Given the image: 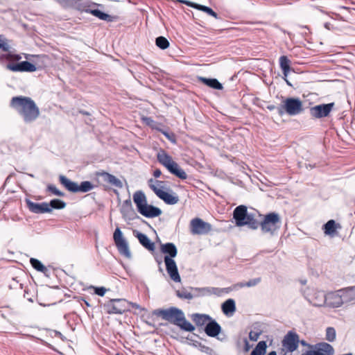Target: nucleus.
I'll list each match as a JSON object with an SVG mask.
<instances>
[{
    "label": "nucleus",
    "instance_id": "nucleus-48",
    "mask_svg": "<svg viewBox=\"0 0 355 355\" xmlns=\"http://www.w3.org/2000/svg\"><path fill=\"white\" fill-rule=\"evenodd\" d=\"M261 277H257L254 279H250L248 282H246V287H253L257 285L261 282Z\"/></svg>",
    "mask_w": 355,
    "mask_h": 355
},
{
    "label": "nucleus",
    "instance_id": "nucleus-58",
    "mask_svg": "<svg viewBox=\"0 0 355 355\" xmlns=\"http://www.w3.org/2000/svg\"><path fill=\"white\" fill-rule=\"evenodd\" d=\"M24 57H25L27 60H29V57H32L33 58H38L39 55H30L28 54L24 53Z\"/></svg>",
    "mask_w": 355,
    "mask_h": 355
},
{
    "label": "nucleus",
    "instance_id": "nucleus-10",
    "mask_svg": "<svg viewBox=\"0 0 355 355\" xmlns=\"http://www.w3.org/2000/svg\"><path fill=\"white\" fill-rule=\"evenodd\" d=\"M40 109L30 97L24 96V121L31 123L40 116Z\"/></svg>",
    "mask_w": 355,
    "mask_h": 355
},
{
    "label": "nucleus",
    "instance_id": "nucleus-12",
    "mask_svg": "<svg viewBox=\"0 0 355 355\" xmlns=\"http://www.w3.org/2000/svg\"><path fill=\"white\" fill-rule=\"evenodd\" d=\"M212 229L210 223L200 218H193L190 221V232L193 235L207 234Z\"/></svg>",
    "mask_w": 355,
    "mask_h": 355
},
{
    "label": "nucleus",
    "instance_id": "nucleus-51",
    "mask_svg": "<svg viewBox=\"0 0 355 355\" xmlns=\"http://www.w3.org/2000/svg\"><path fill=\"white\" fill-rule=\"evenodd\" d=\"M302 355H323L320 352L315 350H308Z\"/></svg>",
    "mask_w": 355,
    "mask_h": 355
},
{
    "label": "nucleus",
    "instance_id": "nucleus-41",
    "mask_svg": "<svg viewBox=\"0 0 355 355\" xmlns=\"http://www.w3.org/2000/svg\"><path fill=\"white\" fill-rule=\"evenodd\" d=\"M155 44L159 49L164 50L169 46V42L166 37L159 36L155 40Z\"/></svg>",
    "mask_w": 355,
    "mask_h": 355
},
{
    "label": "nucleus",
    "instance_id": "nucleus-39",
    "mask_svg": "<svg viewBox=\"0 0 355 355\" xmlns=\"http://www.w3.org/2000/svg\"><path fill=\"white\" fill-rule=\"evenodd\" d=\"M89 13H91L92 15L98 17L100 19L107 21H111V16L108 14H106V13L101 11L100 10L94 9L92 8Z\"/></svg>",
    "mask_w": 355,
    "mask_h": 355
},
{
    "label": "nucleus",
    "instance_id": "nucleus-13",
    "mask_svg": "<svg viewBox=\"0 0 355 355\" xmlns=\"http://www.w3.org/2000/svg\"><path fill=\"white\" fill-rule=\"evenodd\" d=\"M189 289L192 291L193 299L195 297L210 296L211 295L220 296L223 293L228 292L227 288H220L216 287H190Z\"/></svg>",
    "mask_w": 355,
    "mask_h": 355
},
{
    "label": "nucleus",
    "instance_id": "nucleus-7",
    "mask_svg": "<svg viewBox=\"0 0 355 355\" xmlns=\"http://www.w3.org/2000/svg\"><path fill=\"white\" fill-rule=\"evenodd\" d=\"M303 111V105L298 98H287L284 101V104L277 107V113L283 116L285 113L290 116H296Z\"/></svg>",
    "mask_w": 355,
    "mask_h": 355
},
{
    "label": "nucleus",
    "instance_id": "nucleus-36",
    "mask_svg": "<svg viewBox=\"0 0 355 355\" xmlns=\"http://www.w3.org/2000/svg\"><path fill=\"white\" fill-rule=\"evenodd\" d=\"M40 67L35 60H24V72H33L35 71Z\"/></svg>",
    "mask_w": 355,
    "mask_h": 355
},
{
    "label": "nucleus",
    "instance_id": "nucleus-9",
    "mask_svg": "<svg viewBox=\"0 0 355 355\" xmlns=\"http://www.w3.org/2000/svg\"><path fill=\"white\" fill-rule=\"evenodd\" d=\"M103 307L108 314H123L130 311V303L125 299H112Z\"/></svg>",
    "mask_w": 355,
    "mask_h": 355
},
{
    "label": "nucleus",
    "instance_id": "nucleus-25",
    "mask_svg": "<svg viewBox=\"0 0 355 355\" xmlns=\"http://www.w3.org/2000/svg\"><path fill=\"white\" fill-rule=\"evenodd\" d=\"M180 2H182L187 6H191L193 8H198V10H202L205 12H206L207 14L215 17V18H217L218 17V15L216 12H214L211 8L208 7V6H202V5H198V4H195V3H191L190 1H186V0H180Z\"/></svg>",
    "mask_w": 355,
    "mask_h": 355
},
{
    "label": "nucleus",
    "instance_id": "nucleus-19",
    "mask_svg": "<svg viewBox=\"0 0 355 355\" xmlns=\"http://www.w3.org/2000/svg\"><path fill=\"white\" fill-rule=\"evenodd\" d=\"M95 175L96 177L102 178V180L105 182H106L112 186H114L119 189H121L123 187V182L119 178H117L114 175H112L107 172H105L103 171H97V172H96Z\"/></svg>",
    "mask_w": 355,
    "mask_h": 355
},
{
    "label": "nucleus",
    "instance_id": "nucleus-26",
    "mask_svg": "<svg viewBox=\"0 0 355 355\" xmlns=\"http://www.w3.org/2000/svg\"><path fill=\"white\" fill-rule=\"evenodd\" d=\"M199 80L205 85L214 89L220 90L223 88V85L216 78L199 77Z\"/></svg>",
    "mask_w": 355,
    "mask_h": 355
},
{
    "label": "nucleus",
    "instance_id": "nucleus-42",
    "mask_svg": "<svg viewBox=\"0 0 355 355\" xmlns=\"http://www.w3.org/2000/svg\"><path fill=\"white\" fill-rule=\"evenodd\" d=\"M176 295L178 297L181 299H185L188 300H191L193 299L192 291H188L186 288H182L181 290L177 291Z\"/></svg>",
    "mask_w": 355,
    "mask_h": 355
},
{
    "label": "nucleus",
    "instance_id": "nucleus-52",
    "mask_svg": "<svg viewBox=\"0 0 355 355\" xmlns=\"http://www.w3.org/2000/svg\"><path fill=\"white\" fill-rule=\"evenodd\" d=\"M324 26L326 29H327L329 31H332L334 29V26L329 22L324 23Z\"/></svg>",
    "mask_w": 355,
    "mask_h": 355
},
{
    "label": "nucleus",
    "instance_id": "nucleus-2",
    "mask_svg": "<svg viewBox=\"0 0 355 355\" xmlns=\"http://www.w3.org/2000/svg\"><path fill=\"white\" fill-rule=\"evenodd\" d=\"M161 252L166 254L164 256V263L166 271L171 279L175 282L181 281L180 276L175 261L173 258L175 257L178 254L176 246L173 243H166L161 245Z\"/></svg>",
    "mask_w": 355,
    "mask_h": 355
},
{
    "label": "nucleus",
    "instance_id": "nucleus-49",
    "mask_svg": "<svg viewBox=\"0 0 355 355\" xmlns=\"http://www.w3.org/2000/svg\"><path fill=\"white\" fill-rule=\"evenodd\" d=\"M106 292V289L104 287H96L94 290L95 294L99 296H103Z\"/></svg>",
    "mask_w": 355,
    "mask_h": 355
},
{
    "label": "nucleus",
    "instance_id": "nucleus-3",
    "mask_svg": "<svg viewBox=\"0 0 355 355\" xmlns=\"http://www.w3.org/2000/svg\"><path fill=\"white\" fill-rule=\"evenodd\" d=\"M133 201L138 212L146 218H155L162 214V210L159 207L148 204L146 196L142 191L134 193Z\"/></svg>",
    "mask_w": 355,
    "mask_h": 355
},
{
    "label": "nucleus",
    "instance_id": "nucleus-50",
    "mask_svg": "<svg viewBox=\"0 0 355 355\" xmlns=\"http://www.w3.org/2000/svg\"><path fill=\"white\" fill-rule=\"evenodd\" d=\"M150 188L154 191V193L158 196H160V193L163 192V190L157 188L155 185L149 184Z\"/></svg>",
    "mask_w": 355,
    "mask_h": 355
},
{
    "label": "nucleus",
    "instance_id": "nucleus-27",
    "mask_svg": "<svg viewBox=\"0 0 355 355\" xmlns=\"http://www.w3.org/2000/svg\"><path fill=\"white\" fill-rule=\"evenodd\" d=\"M221 309L226 315L232 314L236 311L235 301L233 299L227 300L222 304Z\"/></svg>",
    "mask_w": 355,
    "mask_h": 355
},
{
    "label": "nucleus",
    "instance_id": "nucleus-18",
    "mask_svg": "<svg viewBox=\"0 0 355 355\" xmlns=\"http://www.w3.org/2000/svg\"><path fill=\"white\" fill-rule=\"evenodd\" d=\"M26 202L28 209L34 214L51 213V209L49 207L48 202L41 203L33 202L29 199H26Z\"/></svg>",
    "mask_w": 355,
    "mask_h": 355
},
{
    "label": "nucleus",
    "instance_id": "nucleus-55",
    "mask_svg": "<svg viewBox=\"0 0 355 355\" xmlns=\"http://www.w3.org/2000/svg\"><path fill=\"white\" fill-rule=\"evenodd\" d=\"M54 334H55V336L60 338L62 340H64V337L62 336V334L60 331H55Z\"/></svg>",
    "mask_w": 355,
    "mask_h": 355
},
{
    "label": "nucleus",
    "instance_id": "nucleus-64",
    "mask_svg": "<svg viewBox=\"0 0 355 355\" xmlns=\"http://www.w3.org/2000/svg\"><path fill=\"white\" fill-rule=\"evenodd\" d=\"M284 80L286 81V84H287L288 85L291 86V83H290V82L287 80V78H284Z\"/></svg>",
    "mask_w": 355,
    "mask_h": 355
},
{
    "label": "nucleus",
    "instance_id": "nucleus-11",
    "mask_svg": "<svg viewBox=\"0 0 355 355\" xmlns=\"http://www.w3.org/2000/svg\"><path fill=\"white\" fill-rule=\"evenodd\" d=\"M113 240L119 252L123 256L130 258L131 257V252L128 243L123 237V233L119 227L115 229L113 234Z\"/></svg>",
    "mask_w": 355,
    "mask_h": 355
},
{
    "label": "nucleus",
    "instance_id": "nucleus-15",
    "mask_svg": "<svg viewBox=\"0 0 355 355\" xmlns=\"http://www.w3.org/2000/svg\"><path fill=\"white\" fill-rule=\"evenodd\" d=\"M335 106L334 103L320 104L311 107L309 110L310 115L315 119L327 117Z\"/></svg>",
    "mask_w": 355,
    "mask_h": 355
},
{
    "label": "nucleus",
    "instance_id": "nucleus-30",
    "mask_svg": "<svg viewBox=\"0 0 355 355\" xmlns=\"http://www.w3.org/2000/svg\"><path fill=\"white\" fill-rule=\"evenodd\" d=\"M159 198L167 205H175L179 201V198L177 195H173L164 191H163L162 193H160V196Z\"/></svg>",
    "mask_w": 355,
    "mask_h": 355
},
{
    "label": "nucleus",
    "instance_id": "nucleus-4",
    "mask_svg": "<svg viewBox=\"0 0 355 355\" xmlns=\"http://www.w3.org/2000/svg\"><path fill=\"white\" fill-rule=\"evenodd\" d=\"M233 218L239 227L248 225L252 230L259 227V222L254 218L253 214L248 213L245 205H239L233 211Z\"/></svg>",
    "mask_w": 355,
    "mask_h": 355
},
{
    "label": "nucleus",
    "instance_id": "nucleus-17",
    "mask_svg": "<svg viewBox=\"0 0 355 355\" xmlns=\"http://www.w3.org/2000/svg\"><path fill=\"white\" fill-rule=\"evenodd\" d=\"M343 290L336 292H330L326 294L327 302L326 305L329 307L338 308L343 304L342 295Z\"/></svg>",
    "mask_w": 355,
    "mask_h": 355
},
{
    "label": "nucleus",
    "instance_id": "nucleus-20",
    "mask_svg": "<svg viewBox=\"0 0 355 355\" xmlns=\"http://www.w3.org/2000/svg\"><path fill=\"white\" fill-rule=\"evenodd\" d=\"M220 331V325L212 318L207 322L205 327V332L209 337H216Z\"/></svg>",
    "mask_w": 355,
    "mask_h": 355
},
{
    "label": "nucleus",
    "instance_id": "nucleus-35",
    "mask_svg": "<svg viewBox=\"0 0 355 355\" xmlns=\"http://www.w3.org/2000/svg\"><path fill=\"white\" fill-rule=\"evenodd\" d=\"M49 208L51 209V212L53 209H62L66 207V202L60 199H53L49 203Z\"/></svg>",
    "mask_w": 355,
    "mask_h": 355
},
{
    "label": "nucleus",
    "instance_id": "nucleus-6",
    "mask_svg": "<svg viewBox=\"0 0 355 355\" xmlns=\"http://www.w3.org/2000/svg\"><path fill=\"white\" fill-rule=\"evenodd\" d=\"M157 159L171 173L181 180H186L187 178V175L185 171L180 168L178 163L173 160L172 157L168 155L166 151L163 150H160L157 155Z\"/></svg>",
    "mask_w": 355,
    "mask_h": 355
},
{
    "label": "nucleus",
    "instance_id": "nucleus-14",
    "mask_svg": "<svg viewBox=\"0 0 355 355\" xmlns=\"http://www.w3.org/2000/svg\"><path fill=\"white\" fill-rule=\"evenodd\" d=\"M299 336L296 332L293 331H288L282 341V347L288 352H293L295 351L299 346Z\"/></svg>",
    "mask_w": 355,
    "mask_h": 355
},
{
    "label": "nucleus",
    "instance_id": "nucleus-29",
    "mask_svg": "<svg viewBox=\"0 0 355 355\" xmlns=\"http://www.w3.org/2000/svg\"><path fill=\"white\" fill-rule=\"evenodd\" d=\"M340 227V224L336 223L334 220H329L323 225L324 234L330 236H334L336 232V229Z\"/></svg>",
    "mask_w": 355,
    "mask_h": 355
},
{
    "label": "nucleus",
    "instance_id": "nucleus-31",
    "mask_svg": "<svg viewBox=\"0 0 355 355\" xmlns=\"http://www.w3.org/2000/svg\"><path fill=\"white\" fill-rule=\"evenodd\" d=\"M315 351L320 352L323 355H333L334 354V347L330 344L324 342L317 344Z\"/></svg>",
    "mask_w": 355,
    "mask_h": 355
},
{
    "label": "nucleus",
    "instance_id": "nucleus-56",
    "mask_svg": "<svg viewBox=\"0 0 355 355\" xmlns=\"http://www.w3.org/2000/svg\"><path fill=\"white\" fill-rule=\"evenodd\" d=\"M282 70L283 71L284 78H286L288 74V73L291 71V68L290 69H282Z\"/></svg>",
    "mask_w": 355,
    "mask_h": 355
},
{
    "label": "nucleus",
    "instance_id": "nucleus-37",
    "mask_svg": "<svg viewBox=\"0 0 355 355\" xmlns=\"http://www.w3.org/2000/svg\"><path fill=\"white\" fill-rule=\"evenodd\" d=\"M10 106L17 109L19 114H22V96L13 97L10 101Z\"/></svg>",
    "mask_w": 355,
    "mask_h": 355
},
{
    "label": "nucleus",
    "instance_id": "nucleus-1",
    "mask_svg": "<svg viewBox=\"0 0 355 355\" xmlns=\"http://www.w3.org/2000/svg\"><path fill=\"white\" fill-rule=\"evenodd\" d=\"M153 314L161 317L163 320L179 327L185 331L192 332L195 329L194 326L187 320L184 312L177 307L155 309Z\"/></svg>",
    "mask_w": 355,
    "mask_h": 355
},
{
    "label": "nucleus",
    "instance_id": "nucleus-24",
    "mask_svg": "<svg viewBox=\"0 0 355 355\" xmlns=\"http://www.w3.org/2000/svg\"><path fill=\"white\" fill-rule=\"evenodd\" d=\"M121 213L124 218L132 219L135 214L130 199H127L123 201L121 208Z\"/></svg>",
    "mask_w": 355,
    "mask_h": 355
},
{
    "label": "nucleus",
    "instance_id": "nucleus-23",
    "mask_svg": "<svg viewBox=\"0 0 355 355\" xmlns=\"http://www.w3.org/2000/svg\"><path fill=\"white\" fill-rule=\"evenodd\" d=\"M59 180L62 185H63L67 190L73 193L78 192V184L67 178L63 175L59 176Z\"/></svg>",
    "mask_w": 355,
    "mask_h": 355
},
{
    "label": "nucleus",
    "instance_id": "nucleus-59",
    "mask_svg": "<svg viewBox=\"0 0 355 355\" xmlns=\"http://www.w3.org/2000/svg\"><path fill=\"white\" fill-rule=\"evenodd\" d=\"M155 260L157 261V263H158L159 266H161L162 263V258L161 257H155Z\"/></svg>",
    "mask_w": 355,
    "mask_h": 355
},
{
    "label": "nucleus",
    "instance_id": "nucleus-32",
    "mask_svg": "<svg viewBox=\"0 0 355 355\" xmlns=\"http://www.w3.org/2000/svg\"><path fill=\"white\" fill-rule=\"evenodd\" d=\"M30 263L32 267L35 269L37 271L41 272L44 274H46L49 270L46 266H44L42 263L37 259L31 258Z\"/></svg>",
    "mask_w": 355,
    "mask_h": 355
},
{
    "label": "nucleus",
    "instance_id": "nucleus-5",
    "mask_svg": "<svg viewBox=\"0 0 355 355\" xmlns=\"http://www.w3.org/2000/svg\"><path fill=\"white\" fill-rule=\"evenodd\" d=\"M282 220L279 214L276 212H270L266 214L263 220L259 223L261 232L264 234H268L272 236L280 229Z\"/></svg>",
    "mask_w": 355,
    "mask_h": 355
},
{
    "label": "nucleus",
    "instance_id": "nucleus-60",
    "mask_svg": "<svg viewBox=\"0 0 355 355\" xmlns=\"http://www.w3.org/2000/svg\"><path fill=\"white\" fill-rule=\"evenodd\" d=\"M245 284H246V282H240V283H238L236 284V286L240 287V288L246 287Z\"/></svg>",
    "mask_w": 355,
    "mask_h": 355
},
{
    "label": "nucleus",
    "instance_id": "nucleus-16",
    "mask_svg": "<svg viewBox=\"0 0 355 355\" xmlns=\"http://www.w3.org/2000/svg\"><path fill=\"white\" fill-rule=\"evenodd\" d=\"M69 6H71L79 11L89 13L92 8L96 6V3L90 0H63Z\"/></svg>",
    "mask_w": 355,
    "mask_h": 355
},
{
    "label": "nucleus",
    "instance_id": "nucleus-62",
    "mask_svg": "<svg viewBox=\"0 0 355 355\" xmlns=\"http://www.w3.org/2000/svg\"><path fill=\"white\" fill-rule=\"evenodd\" d=\"M80 112L84 115H89V113L86 111H80Z\"/></svg>",
    "mask_w": 355,
    "mask_h": 355
},
{
    "label": "nucleus",
    "instance_id": "nucleus-53",
    "mask_svg": "<svg viewBox=\"0 0 355 355\" xmlns=\"http://www.w3.org/2000/svg\"><path fill=\"white\" fill-rule=\"evenodd\" d=\"M243 342H244V344H245V351H248L251 347V345H250L248 340H247V338H244L243 340Z\"/></svg>",
    "mask_w": 355,
    "mask_h": 355
},
{
    "label": "nucleus",
    "instance_id": "nucleus-28",
    "mask_svg": "<svg viewBox=\"0 0 355 355\" xmlns=\"http://www.w3.org/2000/svg\"><path fill=\"white\" fill-rule=\"evenodd\" d=\"M191 319L197 326H203L207 324L211 318L207 314L193 313L191 315Z\"/></svg>",
    "mask_w": 355,
    "mask_h": 355
},
{
    "label": "nucleus",
    "instance_id": "nucleus-43",
    "mask_svg": "<svg viewBox=\"0 0 355 355\" xmlns=\"http://www.w3.org/2000/svg\"><path fill=\"white\" fill-rule=\"evenodd\" d=\"M336 338V329L334 327H329L326 329L325 338L329 342H334Z\"/></svg>",
    "mask_w": 355,
    "mask_h": 355
},
{
    "label": "nucleus",
    "instance_id": "nucleus-45",
    "mask_svg": "<svg viewBox=\"0 0 355 355\" xmlns=\"http://www.w3.org/2000/svg\"><path fill=\"white\" fill-rule=\"evenodd\" d=\"M159 131L163 134L171 143H176V137L174 133L162 129H159Z\"/></svg>",
    "mask_w": 355,
    "mask_h": 355
},
{
    "label": "nucleus",
    "instance_id": "nucleus-34",
    "mask_svg": "<svg viewBox=\"0 0 355 355\" xmlns=\"http://www.w3.org/2000/svg\"><path fill=\"white\" fill-rule=\"evenodd\" d=\"M267 345L266 341L258 343L255 348L252 351L250 355H264L266 352Z\"/></svg>",
    "mask_w": 355,
    "mask_h": 355
},
{
    "label": "nucleus",
    "instance_id": "nucleus-54",
    "mask_svg": "<svg viewBox=\"0 0 355 355\" xmlns=\"http://www.w3.org/2000/svg\"><path fill=\"white\" fill-rule=\"evenodd\" d=\"M162 175V171L159 169H156L153 172V175L155 178H159Z\"/></svg>",
    "mask_w": 355,
    "mask_h": 355
},
{
    "label": "nucleus",
    "instance_id": "nucleus-33",
    "mask_svg": "<svg viewBox=\"0 0 355 355\" xmlns=\"http://www.w3.org/2000/svg\"><path fill=\"white\" fill-rule=\"evenodd\" d=\"M187 339L188 340V344L189 345L198 348L202 352L209 353L211 350L210 347L202 344L198 340H193L189 337H187Z\"/></svg>",
    "mask_w": 355,
    "mask_h": 355
},
{
    "label": "nucleus",
    "instance_id": "nucleus-57",
    "mask_svg": "<svg viewBox=\"0 0 355 355\" xmlns=\"http://www.w3.org/2000/svg\"><path fill=\"white\" fill-rule=\"evenodd\" d=\"M277 107H276L274 105H269L267 106V109L269 110L270 111H272L274 110H277Z\"/></svg>",
    "mask_w": 355,
    "mask_h": 355
},
{
    "label": "nucleus",
    "instance_id": "nucleus-21",
    "mask_svg": "<svg viewBox=\"0 0 355 355\" xmlns=\"http://www.w3.org/2000/svg\"><path fill=\"white\" fill-rule=\"evenodd\" d=\"M310 304L315 306H322L327 302L326 294L322 291H317L314 293L311 298L305 297Z\"/></svg>",
    "mask_w": 355,
    "mask_h": 355
},
{
    "label": "nucleus",
    "instance_id": "nucleus-8",
    "mask_svg": "<svg viewBox=\"0 0 355 355\" xmlns=\"http://www.w3.org/2000/svg\"><path fill=\"white\" fill-rule=\"evenodd\" d=\"M20 59V55L16 53L10 46L8 40L0 35V64L4 65L9 60L19 61Z\"/></svg>",
    "mask_w": 355,
    "mask_h": 355
},
{
    "label": "nucleus",
    "instance_id": "nucleus-46",
    "mask_svg": "<svg viewBox=\"0 0 355 355\" xmlns=\"http://www.w3.org/2000/svg\"><path fill=\"white\" fill-rule=\"evenodd\" d=\"M47 191L51 192L53 195L57 196L62 197L64 196V193L62 191L58 190L54 184H49L47 186Z\"/></svg>",
    "mask_w": 355,
    "mask_h": 355
},
{
    "label": "nucleus",
    "instance_id": "nucleus-22",
    "mask_svg": "<svg viewBox=\"0 0 355 355\" xmlns=\"http://www.w3.org/2000/svg\"><path fill=\"white\" fill-rule=\"evenodd\" d=\"M134 235L138 239L141 245L149 251H154L155 243L152 242L149 238L144 233L139 232H134Z\"/></svg>",
    "mask_w": 355,
    "mask_h": 355
},
{
    "label": "nucleus",
    "instance_id": "nucleus-63",
    "mask_svg": "<svg viewBox=\"0 0 355 355\" xmlns=\"http://www.w3.org/2000/svg\"><path fill=\"white\" fill-rule=\"evenodd\" d=\"M268 355H277V353L275 351H272L269 352Z\"/></svg>",
    "mask_w": 355,
    "mask_h": 355
},
{
    "label": "nucleus",
    "instance_id": "nucleus-40",
    "mask_svg": "<svg viewBox=\"0 0 355 355\" xmlns=\"http://www.w3.org/2000/svg\"><path fill=\"white\" fill-rule=\"evenodd\" d=\"M14 61L9 60L3 66L12 71H22V62H18L17 63H12Z\"/></svg>",
    "mask_w": 355,
    "mask_h": 355
},
{
    "label": "nucleus",
    "instance_id": "nucleus-47",
    "mask_svg": "<svg viewBox=\"0 0 355 355\" xmlns=\"http://www.w3.org/2000/svg\"><path fill=\"white\" fill-rule=\"evenodd\" d=\"M261 334V331L257 330V331H251L249 333V338L252 341H257L259 339V336Z\"/></svg>",
    "mask_w": 355,
    "mask_h": 355
},
{
    "label": "nucleus",
    "instance_id": "nucleus-44",
    "mask_svg": "<svg viewBox=\"0 0 355 355\" xmlns=\"http://www.w3.org/2000/svg\"><path fill=\"white\" fill-rule=\"evenodd\" d=\"M290 60L286 55H282L279 58V65L282 69H290Z\"/></svg>",
    "mask_w": 355,
    "mask_h": 355
},
{
    "label": "nucleus",
    "instance_id": "nucleus-61",
    "mask_svg": "<svg viewBox=\"0 0 355 355\" xmlns=\"http://www.w3.org/2000/svg\"><path fill=\"white\" fill-rule=\"evenodd\" d=\"M300 343L302 346H307V345H309L306 343V342L305 340H300Z\"/></svg>",
    "mask_w": 355,
    "mask_h": 355
},
{
    "label": "nucleus",
    "instance_id": "nucleus-38",
    "mask_svg": "<svg viewBox=\"0 0 355 355\" xmlns=\"http://www.w3.org/2000/svg\"><path fill=\"white\" fill-rule=\"evenodd\" d=\"M96 187L94 184H93L89 181H83L78 184V192L86 193L92 191Z\"/></svg>",
    "mask_w": 355,
    "mask_h": 355
}]
</instances>
